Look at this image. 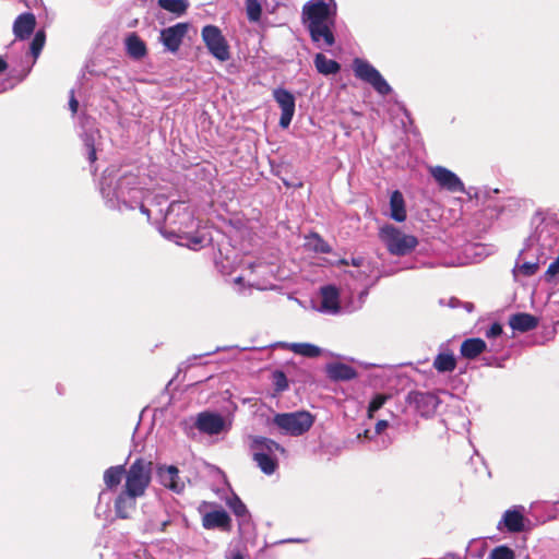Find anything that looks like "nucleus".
<instances>
[{
	"label": "nucleus",
	"instance_id": "obj_1",
	"mask_svg": "<svg viewBox=\"0 0 559 559\" xmlns=\"http://www.w3.org/2000/svg\"><path fill=\"white\" fill-rule=\"evenodd\" d=\"M100 193L109 209L124 211L139 207L150 218V209L145 203L150 192L138 174L122 168H107L100 180Z\"/></svg>",
	"mask_w": 559,
	"mask_h": 559
},
{
	"label": "nucleus",
	"instance_id": "obj_2",
	"mask_svg": "<svg viewBox=\"0 0 559 559\" xmlns=\"http://www.w3.org/2000/svg\"><path fill=\"white\" fill-rule=\"evenodd\" d=\"M164 218L163 235L180 246L199 250L212 240L205 228L199 227L193 210L185 202H171Z\"/></svg>",
	"mask_w": 559,
	"mask_h": 559
},
{
	"label": "nucleus",
	"instance_id": "obj_3",
	"mask_svg": "<svg viewBox=\"0 0 559 559\" xmlns=\"http://www.w3.org/2000/svg\"><path fill=\"white\" fill-rule=\"evenodd\" d=\"M304 23L313 44L324 49L334 45L333 29L336 20V3L334 0H310L302 9Z\"/></svg>",
	"mask_w": 559,
	"mask_h": 559
},
{
	"label": "nucleus",
	"instance_id": "obj_4",
	"mask_svg": "<svg viewBox=\"0 0 559 559\" xmlns=\"http://www.w3.org/2000/svg\"><path fill=\"white\" fill-rule=\"evenodd\" d=\"M533 230L525 241L520 255L536 252L538 259H546L549 251L556 246L559 237V222L551 217L535 216Z\"/></svg>",
	"mask_w": 559,
	"mask_h": 559
},
{
	"label": "nucleus",
	"instance_id": "obj_5",
	"mask_svg": "<svg viewBox=\"0 0 559 559\" xmlns=\"http://www.w3.org/2000/svg\"><path fill=\"white\" fill-rule=\"evenodd\" d=\"M379 238L386 250L397 257L412 253L418 246V239L411 234H406L393 225H384L379 230Z\"/></svg>",
	"mask_w": 559,
	"mask_h": 559
},
{
	"label": "nucleus",
	"instance_id": "obj_6",
	"mask_svg": "<svg viewBox=\"0 0 559 559\" xmlns=\"http://www.w3.org/2000/svg\"><path fill=\"white\" fill-rule=\"evenodd\" d=\"M152 462L136 459L126 471L123 489L143 496L151 483Z\"/></svg>",
	"mask_w": 559,
	"mask_h": 559
},
{
	"label": "nucleus",
	"instance_id": "obj_7",
	"mask_svg": "<svg viewBox=\"0 0 559 559\" xmlns=\"http://www.w3.org/2000/svg\"><path fill=\"white\" fill-rule=\"evenodd\" d=\"M313 416L306 411L276 414L273 423L285 435L301 436L313 425Z\"/></svg>",
	"mask_w": 559,
	"mask_h": 559
},
{
	"label": "nucleus",
	"instance_id": "obj_8",
	"mask_svg": "<svg viewBox=\"0 0 559 559\" xmlns=\"http://www.w3.org/2000/svg\"><path fill=\"white\" fill-rule=\"evenodd\" d=\"M354 72L356 78L370 84L379 94L388 95L392 88L381 73L368 61L362 59L354 60Z\"/></svg>",
	"mask_w": 559,
	"mask_h": 559
},
{
	"label": "nucleus",
	"instance_id": "obj_9",
	"mask_svg": "<svg viewBox=\"0 0 559 559\" xmlns=\"http://www.w3.org/2000/svg\"><path fill=\"white\" fill-rule=\"evenodd\" d=\"M202 39L210 53L219 61L230 58L229 46L221 29L215 25H206L201 32Z\"/></svg>",
	"mask_w": 559,
	"mask_h": 559
},
{
	"label": "nucleus",
	"instance_id": "obj_10",
	"mask_svg": "<svg viewBox=\"0 0 559 559\" xmlns=\"http://www.w3.org/2000/svg\"><path fill=\"white\" fill-rule=\"evenodd\" d=\"M188 23H177L160 31L159 40L165 49L175 53L179 50L185 36L189 31Z\"/></svg>",
	"mask_w": 559,
	"mask_h": 559
},
{
	"label": "nucleus",
	"instance_id": "obj_11",
	"mask_svg": "<svg viewBox=\"0 0 559 559\" xmlns=\"http://www.w3.org/2000/svg\"><path fill=\"white\" fill-rule=\"evenodd\" d=\"M194 426L206 435H218L227 430L228 425L222 415L212 412H202L194 418Z\"/></svg>",
	"mask_w": 559,
	"mask_h": 559
},
{
	"label": "nucleus",
	"instance_id": "obj_12",
	"mask_svg": "<svg viewBox=\"0 0 559 559\" xmlns=\"http://www.w3.org/2000/svg\"><path fill=\"white\" fill-rule=\"evenodd\" d=\"M273 97L282 110L280 126L283 129H287L295 114V97L289 91L284 88L274 90Z\"/></svg>",
	"mask_w": 559,
	"mask_h": 559
},
{
	"label": "nucleus",
	"instance_id": "obj_13",
	"mask_svg": "<svg viewBox=\"0 0 559 559\" xmlns=\"http://www.w3.org/2000/svg\"><path fill=\"white\" fill-rule=\"evenodd\" d=\"M314 308L326 314H337L341 310L338 290L334 286H324L320 289Z\"/></svg>",
	"mask_w": 559,
	"mask_h": 559
},
{
	"label": "nucleus",
	"instance_id": "obj_14",
	"mask_svg": "<svg viewBox=\"0 0 559 559\" xmlns=\"http://www.w3.org/2000/svg\"><path fill=\"white\" fill-rule=\"evenodd\" d=\"M430 175L442 189H445L450 192H464L465 190L462 180L453 171L445 167H431Z\"/></svg>",
	"mask_w": 559,
	"mask_h": 559
},
{
	"label": "nucleus",
	"instance_id": "obj_15",
	"mask_svg": "<svg viewBox=\"0 0 559 559\" xmlns=\"http://www.w3.org/2000/svg\"><path fill=\"white\" fill-rule=\"evenodd\" d=\"M408 401L424 417L433 415L439 405L438 396L430 392H412L408 395Z\"/></svg>",
	"mask_w": 559,
	"mask_h": 559
},
{
	"label": "nucleus",
	"instance_id": "obj_16",
	"mask_svg": "<svg viewBox=\"0 0 559 559\" xmlns=\"http://www.w3.org/2000/svg\"><path fill=\"white\" fill-rule=\"evenodd\" d=\"M144 514L147 516L145 528L150 532H163L169 523L165 508L160 503L146 504Z\"/></svg>",
	"mask_w": 559,
	"mask_h": 559
},
{
	"label": "nucleus",
	"instance_id": "obj_17",
	"mask_svg": "<svg viewBox=\"0 0 559 559\" xmlns=\"http://www.w3.org/2000/svg\"><path fill=\"white\" fill-rule=\"evenodd\" d=\"M140 497L141 496L136 493H132L126 489H122L115 500V511L117 516L121 519H128L134 511L136 499Z\"/></svg>",
	"mask_w": 559,
	"mask_h": 559
},
{
	"label": "nucleus",
	"instance_id": "obj_18",
	"mask_svg": "<svg viewBox=\"0 0 559 559\" xmlns=\"http://www.w3.org/2000/svg\"><path fill=\"white\" fill-rule=\"evenodd\" d=\"M158 478L163 486L169 488L174 492H181L185 483L178 476V469L175 466H162L158 468Z\"/></svg>",
	"mask_w": 559,
	"mask_h": 559
},
{
	"label": "nucleus",
	"instance_id": "obj_19",
	"mask_svg": "<svg viewBox=\"0 0 559 559\" xmlns=\"http://www.w3.org/2000/svg\"><path fill=\"white\" fill-rule=\"evenodd\" d=\"M501 525L509 532H521L524 530V515L523 508H515L504 512L502 520L498 524V528L501 530Z\"/></svg>",
	"mask_w": 559,
	"mask_h": 559
},
{
	"label": "nucleus",
	"instance_id": "obj_20",
	"mask_svg": "<svg viewBox=\"0 0 559 559\" xmlns=\"http://www.w3.org/2000/svg\"><path fill=\"white\" fill-rule=\"evenodd\" d=\"M509 325L513 331L525 333L538 325V318L525 312L514 313L509 318Z\"/></svg>",
	"mask_w": 559,
	"mask_h": 559
},
{
	"label": "nucleus",
	"instance_id": "obj_21",
	"mask_svg": "<svg viewBox=\"0 0 559 559\" xmlns=\"http://www.w3.org/2000/svg\"><path fill=\"white\" fill-rule=\"evenodd\" d=\"M35 16L32 13L19 15L13 24V33L15 37L19 39L29 37L35 28Z\"/></svg>",
	"mask_w": 559,
	"mask_h": 559
},
{
	"label": "nucleus",
	"instance_id": "obj_22",
	"mask_svg": "<svg viewBox=\"0 0 559 559\" xmlns=\"http://www.w3.org/2000/svg\"><path fill=\"white\" fill-rule=\"evenodd\" d=\"M252 454L262 452L266 456L277 457V453H284V448L277 442L267 438H255L251 444Z\"/></svg>",
	"mask_w": 559,
	"mask_h": 559
},
{
	"label": "nucleus",
	"instance_id": "obj_23",
	"mask_svg": "<svg viewBox=\"0 0 559 559\" xmlns=\"http://www.w3.org/2000/svg\"><path fill=\"white\" fill-rule=\"evenodd\" d=\"M230 518L224 510H215L203 515V526L207 530L223 528L228 530Z\"/></svg>",
	"mask_w": 559,
	"mask_h": 559
},
{
	"label": "nucleus",
	"instance_id": "obj_24",
	"mask_svg": "<svg viewBox=\"0 0 559 559\" xmlns=\"http://www.w3.org/2000/svg\"><path fill=\"white\" fill-rule=\"evenodd\" d=\"M390 217L397 223H402L406 219V206L403 194L395 190L390 197Z\"/></svg>",
	"mask_w": 559,
	"mask_h": 559
},
{
	"label": "nucleus",
	"instance_id": "obj_25",
	"mask_svg": "<svg viewBox=\"0 0 559 559\" xmlns=\"http://www.w3.org/2000/svg\"><path fill=\"white\" fill-rule=\"evenodd\" d=\"M124 45L128 55L135 60L144 58L147 53L145 43L135 33L127 36Z\"/></svg>",
	"mask_w": 559,
	"mask_h": 559
},
{
	"label": "nucleus",
	"instance_id": "obj_26",
	"mask_svg": "<svg viewBox=\"0 0 559 559\" xmlns=\"http://www.w3.org/2000/svg\"><path fill=\"white\" fill-rule=\"evenodd\" d=\"M326 372L333 380H352L357 376V372L354 368L342 362H333L328 365Z\"/></svg>",
	"mask_w": 559,
	"mask_h": 559
},
{
	"label": "nucleus",
	"instance_id": "obj_27",
	"mask_svg": "<svg viewBox=\"0 0 559 559\" xmlns=\"http://www.w3.org/2000/svg\"><path fill=\"white\" fill-rule=\"evenodd\" d=\"M456 367V359L449 349L440 350L433 360V368L438 372H452Z\"/></svg>",
	"mask_w": 559,
	"mask_h": 559
},
{
	"label": "nucleus",
	"instance_id": "obj_28",
	"mask_svg": "<svg viewBox=\"0 0 559 559\" xmlns=\"http://www.w3.org/2000/svg\"><path fill=\"white\" fill-rule=\"evenodd\" d=\"M283 346L296 355L309 358L318 357L323 352L322 348L310 343H285Z\"/></svg>",
	"mask_w": 559,
	"mask_h": 559
},
{
	"label": "nucleus",
	"instance_id": "obj_29",
	"mask_svg": "<svg viewBox=\"0 0 559 559\" xmlns=\"http://www.w3.org/2000/svg\"><path fill=\"white\" fill-rule=\"evenodd\" d=\"M486 349V343L481 338H468L461 345V355L467 359H474Z\"/></svg>",
	"mask_w": 559,
	"mask_h": 559
},
{
	"label": "nucleus",
	"instance_id": "obj_30",
	"mask_svg": "<svg viewBox=\"0 0 559 559\" xmlns=\"http://www.w3.org/2000/svg\"><path fill=\"white\" fill-rule=\"evenodd\" d=\"M314 66L319 73L323 75L336 74L341 70V66L335 60L326 58L319 52L314 56Z\"/></svg>",
	"mask_w": 559,
	"mask_h": 559
},
{
	"label": "nucleus",
	"instance_id": "obj_31",
	"mask_svg": "<svg viewBox=\"0 0 559 559\" xmlns=\"http://www.w3.org/2000/svg\"><path fill=\"white\" fill-rule=\"evenodd\" d=\"M126 475L123 465L111 466L104 473V483L108 489L116 488Z\"/></svg>",
	"mask_w": 559,
	"mask_h": 559
},
{
	"label": "nucleus",
	"instance_id": "obj_32",
	"mask_svg": "<svg viewBox=\"0 0 559 559\" xmlns=\"http://www.w3.org/2000/svg\"><path fill=\"white\" fill-rule=\"evenodd\" d=\"M524 260L527 258H534L533 261H524L522 264L516 265V270L525 276L534 275L540 262H545L546 259H538L536 252L531 251L528 254L521 255Z\"/></svg>",
	"mask_w": 559,
	"mask_h": 559
},
{
	"label": "nucleus",
	"instance_id": "obj_33",
	"mask_svg": "<svg viewBox=\"0 0 559 559\" xmlns=\"http://www.w3.org/2000/svg\"><path fill=\"white\" fill-rule=\"evenodd\" d=\"M253 460L266 475L273 474L277 468V457L266 456L262 452H257L253 453Z\"/></svg>",
	"mask_w": 559,
	"mask_h": 559
},
{
	"label": "nucleus",
	"instance_id": "obj_34",
	"mask_svg": "<svg viewBox=\"0 0 559 559\" xmlns=\"http://www.w3.org/2000/svg\"><path fill=\"white\" fill-rule=\"evenodd\" d=\"M226 504L234 512V514L239 519L241 523H245L249 520V513L243 504V502L237 496H233L227 499Z\"/></svg>",
	"mask_w": 559,
	"mask_h": 559
},
{
	"label": "nucleus",
	"instance_id": "obj_35",
	"mask_svg": "<svg viewBox=\"0 0 559 559\" xmlns=\"http://www.w3.org/2000/svg\"><path fill=\"white\" fill-rule=\"evenodd\" d=\"M158 5L177 15L183 14L188 9V2L186 0H158Z\"/></svg>",
	"mask_w": 559,
	"mask_h": 559
},
{
	"label": "nucleus",
	"instance_id": "obj_36",
	"mask_svg": "<svg viewBox=\"0 0 559 559\" xmlns=\"http://www.w3.org/2000/svg\"><path fill=\"white\" fill-rule=\"evenodd\" d=\"M97 136H98V131L97 130L91 131L90 133L85 132L84 135H83V141H84L85 146L88 150V159H90L91 163L96 160L95 141H96Z\"/></svg>",
	"mask_w": 559,
	"mask_h": 559
},
{
	"label": "nucleus",
	"instance_id": "obj_37",
	"mask_svg": "<svg viewBox=\"0 0 559 559\" xmlns=\"http://www.w3.org/2000/svg\"><path fill=\"white\" fill-rule=\"evenodd\" d=\"M246 10L248 19L251 22H258L260 20L262 8L258 0H246Z\"/></svg>",
	"mask_w": 559,
	"mask_h": 559
},
{
	"label": "nucleus",
	"instance_id": "obj_38",
	"mask_svg": "<svg viewBox=\"0 0 559 559\" xmlns=\"http://www.w3.org/2000/svg\"><path fill=\"white\" fill-rule=\"evenodd\" d=\"M514 558H515L514 551L507 546H498V547L493 548L488 556V559H514Z\"/></svg>",
	"mask_w": 559,
	"mask_h": 559
},
{
	"label": "nucleus",
	"instance_id": "obj_39",
	"mask_svg": "<svg viewBox=\"0 0 559 559\" xmlns=\"http://www.w3.org/2000/svg\"><path fill=\"white\" fill-rule=\"evenodd\" d=\"M44 44H45V35L43 32H37L35 37L33 38L32 43H31V47H29V50H31V53L33 55L34 59H36L43 47H44Z\"/></svg>",
	"mask_w": 559,
	"mask_h": 559
},
{
	"label": "nucleus",
	"instance_id": "obj_40",
	"mask_svg": "<svg viewBox=\"0 0 559 559\" xmlns=\"http://www.w3.org/2000/svg\"><path fill=\"white\" fill-rule=\"evenodd\" d=\"M389 399L388 395H384V394H377L370 402L369 406H368V417L369 418H372L373 417V414L379 411L383 405L384 403L386 402V400Z\"/></svg>",
	"mask_w": 559,
	"mask_h": 559
},
{
	"label": "nucleus",
	"instance_id": "obj_41",
	"mask_svg": "<svg viewBox=\"0 0 559 559\" xmlns=\"http://www.w3.org/2000/svg\"><path fill=\"white\" fill-rule=\"evenodd\" d=\"M274 379L277 391H284L287 388V379L283 372H275Z\"/></svg>",
	"mask_w": 559,
	"mask_h": 559
},
{
	"label": "nucleus",
	"instance_id": "obj_42",
	"mask_svg": "<svg viewBox=\"0 0 559 559\" xmlns=\"http://www.w3.org/2000/svg\"><path fill=\"white\" fill-rule=\"evenodd\" d=\"M502 333V326L499 323H493L490 325V328L485 332L486 337L493 338Z\"/></svg>",
	"mask_w": 559,
	"mask_h": 559
},
{
	"label": "nucleus",
	"instance_id": "obj_43",
	"mask_svg": "<svg viewBox=\"0 0 559 559\" xmlns=\"http://www.w3.org/2000/svg\"><path fill=\"white\" fill-rule=\"evenodd\" d=\"M314 240L317 241L314 248L317 251L320 252H330V247L328 243H325L322 239H320L318 236L314 237Z\"/></svg>",
	"mask_w": 559,
	"mask_h": 559
},
{
	"label": "nucleus",
	"instance_id": "obj_44",
	"mask_svg": "<svg viewBox=\"0 0 559 559\" xmlns=\"http://www.w3.org/2000/svg\"><path fill=\"white\" fill-rule=\"evenodd\" d=\"M69 107L72 114L74 115L78 111L79 103L74 96V92L71 91L70 100H69Z\"/></svg>",
	"mask_w": 559,
	"mask_h": 559
},
{
	"label": "nucleus",
	"instance_id": "obj_45",
	"mask_svg": "<svg viewBox=\"0 0 559 559\" xmlns=\"http://www.w3.org/2000/svg\"><path fill=\"white\" fill-rule=\"evenodd\" d=\"M388 427L389 423L386 420H379L374 427L376 433L381 435Z\"/></svg>",
	"mask_w": 559,
	"mask_h": 559
},
{
	"label": "nucleus",
	"instance_id": "obj_46",
	"mask_svg": "<svg viewBox=\"0 0 559 559\" xmlns=\"http://www.w3.org/2000/svg\"><path fill=\"white\" fill-rule=\"evenodd\" d=\"M460 300L456 298H450L448 306L451 308H456L460 305Z\"/></svg>",
	"mask_w": 559,
	"mask_h": 559
},
{
	"label": "nucleus",
	"instance_id": "obj_47",
	"mask_svg": "<svg viewBox=\"0 0 559 559\" xmlns=\"http://www.w3.org/2000/svg\"><path fill=\"white\" fill-rule=\"evenodd\" d=\"M7 69H8L7 61L2 57H0V73H3Z\"/></svg>",
	"mask_w": 559,
	"mask_h": 559
},
{
	"label": "nucleus",
	"instance_id": "obj_48",
	"mask_svg": "<svg viewBox=\"0 0 559 559\" xmlns=\"http://www.w3.org/2000/svg\"><path fill=\"white\" fill-rule=\"evenodd\" d=\"M353 264L356 266H360L362 264V259H353Z\"/></svg>",
	"mask_w": 559,
	"mask_h": 559
},
{
	"label": "nucleus",
	"instance_id": "obj_49",
	"mask_svg": "<svg viewBox=\"0 0 559 559\" xmlns=\"http://www.w3.org/2000/svg\"><path fill=\"white\" fill-rule=\"evenodd\" d=\"M442 559H460V558L454 554H449L445 557H443Z\"/></svg>",
	"mask_w": 559,
	"mask_h": 559
},
{
	"label": "nucleus",
	"instance_id": "obj_50",
	"mask_svg": "<svg viewBox=\"0 0 559 559\" xmlns=\"http://www.w3.org/2000/svg\"><path fill=\"white\" fill-rule=\"evenodd\" d=\"M465 308L468 312H471L473 310V305L472 304H465Z\"/></svg>",
	"mask_w": 559,
	"mask_h": 559
},
{
	"label": "nucleus",
	"instance_id": "obj_51",
	"mask_svg": "<svg viewBox=\"0 0 559 559\" xmlns=\"http://www.w3.org/2000/svg\"><path fill=\"white\" fill-rule=\"evenodd\" d=\"M241 280H242V277H241V276H238V277H236V278H235V282H236V283H240V282H241Z\"/></svg>",
	"mask_w": 559,
	"mask_h": 559
},
{
	"label": "nucleus",
	"instance_id": "obj_52",
	"mask_svg": "<svg viewBox=\"0 0 559 559\" xmlns=\"http://www.w3.org/2000/svg\"><path fill=\"white\" fill-rule=\"evenodd\" d=\"M231 559H242V557H241V556H235V557H234V558H231Z\"/></svg>",
	"mask_w": 559,
	"mask_h": 559
}]
</instances>
